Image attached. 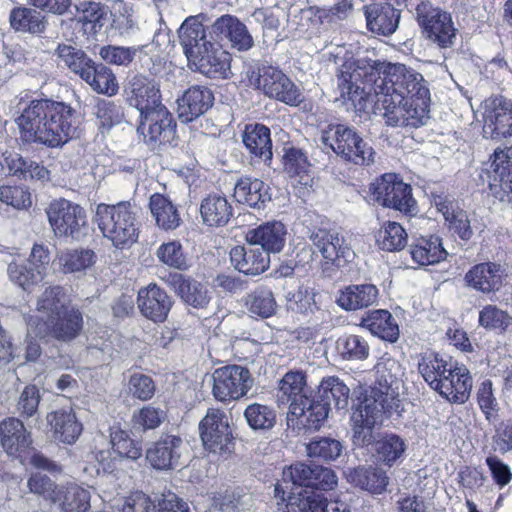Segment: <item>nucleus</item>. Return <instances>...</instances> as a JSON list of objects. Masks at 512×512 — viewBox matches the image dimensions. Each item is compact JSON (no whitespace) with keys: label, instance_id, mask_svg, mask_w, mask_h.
<instances>
[{"label":"nucleus","instance_id":"f257e3e1","mask_svg":"<svg viewBox=\"0 0 512 512\" xmlns=\"http://www.w3.org/2000/svg\"><path fill=\"white\" fill-rule=\"evenodd\" d=\"M344 101L367 110L368 102L391 127L418 128L429 120L430 91L423 75L401 63L367 57L345 62L338 75Z\"/></svg>","mask_w":512,"mask_h":512},{"label":"nucleus","instance_id":"f03ea898","mask_svg":"<svg viewBox=\"0 0 512 512\" xmlns=\"http://www.w3.org/2000/svg\"><path fill=\"white\" fill-rule=\"evenodd\" d=\"M16 124L22 141L56 148L77 135L79 120L70 105L39 99L23 109Z\"/></svg>","mask_w":512,"mask_h":512},{"label":"nucleus","instance_id":"7ed1b4c3","mask_svg":"<svg viewBox=\"0 0 512 512\" xmlns=\"http://www.w3.org/2000/svg\"><path fill=\"white\" fill-rule=\"evenodd\" d=\"M138 210L129 201L116 205L99 204L96 220L104 237L118 249L130 248L139 236Z\"/></svg>","mask_w":512,"mask_h":512},{"label":"nucleus","instance_id":"20e7f679","mask_svg":"<svg viewBox=\"0 0 512 512\" xmlns=\"http://www.w3.org/2000/svg\"><path fill=\"white\" fill-rule=\"evenodd\" d=\"M246 77L250 86L260 90L268 98L286 105L299 106L304 99L301 89L276 67H249Z\"/></svg>","mask_w":512,"mask_h":512},{"label":"nucleus","instance_id":"39448f33","mask_svg":"<svg viewBox=\"0 0 512 512\" xmlns=\"http://www.w3.org/2000/svg\"><path fill=\"white\" fill-rule=\"evenodd\" d=\"M321 143L337 156L356 165L374 162V150L352 128L345 125H330L321 132Z\"/></svg>","mask_w":512,"mask_h":512},{"label":"nucleus","instance_id":"423d86ee","mask_svg":"<svg viewBox=\"0 0 512 512\" xmlns=\"http://www.w3.org/2000/svg\"><path fill=\"white\" fill-rule=\"evenodd\" d=\"M46 214L56 237L79 240L86 234L87 213L79 204L56 199L48 205Z\"/></svg>","mask_w":512,"mask_h":512},{"label":"nucleus","instance_id":"0eeeda50","mask_svg":"<svg viewBox=\"0 0 512 512\" xmlns=\"http://www.w3.org/2000/svg\"><path fill=\"white\" fill-rule=\"evenodd\" d=\"M416 19L426 38L440 48H450L454 45L457 29L449 13L433 7L428 2H422L416 7Z\"/></svg>","mask_w":512,"mask_h":512},{"label":"nucleus","instance_id":"6e6552de","mask_svg":"<svg viewBox=\"0 0 512 512\" xmlns=\"http://www.w3.org/2000/svg\"><path fill=\"white\" fill-rule=\"evenodd\" d=\"M376 379L371 390L382 397L384 407L389 414L399 412L401 407V389L403 388V371L400 363L393 358H382L375 366Z\"/></svg>","mask_w":512,"mask_h":512},{"label":"nucleus","instance_id":"1a4fd4ad","mask_svg":"<svg viewBox=\"0 0 512 512\" xmlns=\"http://www.w3.org/2000/svg\"><path fill=\"white\" fill-rule=\"evenodd\" d=\"M83 316L79 309L70 306L48 321L28 320V330L38 337H51L57 341L69 343L76 339L83 329Z\"/></svg>","mask_w":512,"mask_h":512},{"label":"nucleus","instance_id":"9d476101","mask_svg":"<svg viewBox=\"0 0 512 512\" xmlns=\"http://www.w3.org/2000/svg\"><path fill=\"white\" fill-rule=\"evenodd\" d=\"M249 370L239 365H227L213 373V395L219 401L238 400L252 388Z\"/></svg>","mask_w":512,"mask_h":512},{"label":"nucleus","instance_id":"9b49d317","mask_svg":"<svg viewBox=\"0 0 512 512\" xmlns=\"http://www.w3.org/2000/svg\"><path fill=\"white\" fill-rule=\"evenodd\" d=\"M372 190L376 201L385 207L404 213H411L415 208L410 185L394 173L382 175L372 184Z\"/></svg>","mask_w":512,"mask_h":512},{"label":"nucleus","instance_id":"f8f14e48","mask_svg":"<svg viewBox=\"0 0 512 512\" xmlns=\"http://www.w3.org/2000/svg\"><path fill=\"white\" fill-rule=\"evenodd\" d=\"M381 399L382 397H378L371 392L353 411L351 422L354 441L357 444L370 445L373 440V428L382 422L384 413H389Z\"/></svg>","mask_w":512,"mask_h":512},{"label":"nucleus","instance_id":"ddd939ff","mask_svg":"<svg viewBox=\"0 0 512 512\" xmlns=\"http://www.w3.org/2000/svg\"><path fill=\"white\" fill-rule=\"evenodd\" d=\"M480 112L486 137L494 139L512 136L511 100L502 96L489 97L482 102Z\"/></svg>","mask_w":512,"mask_h":512},{"label":"nucleus","instance_id":"4468645a","mask_svg":"<svg viewBox=\"0 0 512 512\" xmlns=\"http://www.w3.org/2000/svg\"><path fill=\"white\" fill-rule=\"evenodd\" d=\"M180 45L189 62L192 64L204 53L211 51L217 41L211 36V26L206 27L198 16H190L184 20L178 30Z\"/></svg>","mask_w":512,"mask_h":512},{"label":"nucleus","instance_id":"2eb2a0df","mask_svg":"<svg viewBox=\"0 0 512 512\" xmlns=\"http://www.w3.org/2000/svg\"><path fill=\"white\" fill-rule=\"evenodd\" d=\"M200 436L206 449L213 453L229 451L231 431L226 414L219 410L208 409L199 424Z\"/></svg>","mask_w":512,"mask_h":512},{"label":"nucleus","instance_id":"dca6fc26","mask_svg":"<svg viewBox=\"0 0 512 512\" xmlns=\"http://www.w3.org/2000/svg\"><path fill=\"white\" fill-rule=\"evenodd\" d=\"M310 239L327 261L341 265L352 262L355 257L350 244L336 231L318 229L312 232Z\"/></svg>","mask_w":512,"mask_h":512},{"label":"nucleus","instance_id":"f3484780","mask_svg":"<svg viewBox=\"0 0 512 512\" xmlns=\"http://www.w3.org/2000/svg\"><path fill=\"white\" fill-rule=\"evenodd\" d=\"M137 131L154 148L158 144L169 142L173 137V118L166 107H160L140 116Z\"/></svg>","mask_w":512,"mask_h":512},{"label":"nucleus","instance_id":"a211bd4d","mask_svg":"<svg viewBox=\"0 0 512 512\" xmlns=\"http://www.w3.org/2000/svg\"><path fill=\"white\" fill-rule=\"evenodd\" d=\"M215 41H228L232 48L238 51H248L254 45V40L246 25L236 16L225 14L217 18L211 25V36Z\"/></svg>","mask_w":512,"mask_h":512},{"label":"nucleus","instance_id":"6ab92c4d","mask_svg":"<svg viewBox=\"0 0 512 512\" xmlns=\"http://www.w3.org/2000/svg\"><path fill=\"white\" fill-rule=\"evenodd\" d=\"M126 95L128 104L136 108L140 116L165 107L161 102L158 84L144 76H135L131 79Z\"/></svg>","mask_w":512,"mask_h":512},{"label":"nucleus","instance_id":"aec40b11","mask_svg":"<svg viewBox=\"0 0 512 512\" xmlns=\"http://www.w3.org/2000/svg\"><path fill=\"white\" fill-rule=\"evenodd\" d=\"M183 450L184 443L180 437L165 434L147 449L146 459L155 469H174L180 464Z\"/></svg>","mask_w":512,"mask_h":512},{"label":"nucleus","instance_id":"412c9836","mask_svg":"<svg viewBox=\"0 0 512 512\" xmlns=\"http://www.w3.org/2000/svg\"><path fill=\"white\" fill-rule=\"evenodd\" d=\"M214 103L212 91L202 85H194L185 90L177 99L178 118L183 123H189L205 114Z\"/></svg>","mask_w":512,"mask_h":512},{"label":"nucleus","instance_id":"4be33fe9","mask_svg":"<svg viewBox=\"0 0 512 512\" xmlns=\"http://www.w3.org/2000/svg\"><path fill=\"white\" fill-rule=\"evenodd\" d=\"M491 168V191L501 201H512V147L495 150Z\"/></svg>","mask_w":512,"mask_h":512},{"label":"nucleus","instance_id":"5701e85b","mask_svg":"<svg viewBox=\"0 0 512 512\" xmlns=\"http://www.w3.org/2000/svg\"><path fill=\"white\" fill-rule=\"evenodd\" d=\"M506 268L497 262H483L471 267L465 274L464 281L472 289L482 293L498 291L502 286Z\"/></svg>","mask_w":512,"mask_h":512},{"label":"nucleus","instance_id":"b1692460","mask_svg":"<svg viewBox=\"0 0 512 512\" xmlns=\"http://www.w3.org/2000/svg\"><path fill=\"white\" fill-rule=\"evenodd\" d=\"M329 404L318 398H304L302 402H294L289 406L288 423L295 417L307 431L319 430L327 420Z\"/></svg>","mask_w":512,"mask_h":512},{"label":"nucleus","instance_id":"393cba45","mask_svg":"<svg viewBox=\"0 0 512 512\" xmlns=\"http://www.w3.org/2000/svg\"><path fill=\"white\" fill-rule=\"evenodd\" d=\"M472 377L465 366H450L436 392L451 403H464L472 389Z\"/></svg>","mask_w":512,"mask_h":512},{"label":"nucleus","instance_id":"a878e982","mask_svg":"<svg viewBox=\"0 0 512 512\" xmlns=\"http://www.w3.org/2000/svg\"><path fill=\"white\" fill-rule=\"evenodd\" d=\"M284 512H350V509L343 501H328L320 493L311 490L291 496L285 504Z\"/></svg>","mask_w":512,"mask_h":512},{"label":"nucleus","instance_id":"bb28decb","mask_svg":"<svg viewBox=\"0 0 512 512\" xmlns=\"http://www.w3.org/2000/svg\"><path fill=\"white\" fill-rule=\"evenodd\" d=\"M137 303L142 315L154 322H163L172 306L171 298L156 284L140 289Z\"/></svg>","mask_w":512,"mask_h":512},{"label":"nucleus","instance_id":"cd10ccee","mask_svg":"<svg viewBox=\"0 0 512 512\" xmlns=\"http://www.w3.org/2000/svg\"><path fill=\"white\" fill-rule=\"evenodd\" d=\"M286 300L288 309L304 315L311 314L309 322L313 327H319L331 321L330 312L321 309L316 303L315 294L303 286L288 292Z\"/></svg>","mask_w":512,"mask_h":512},{"label":"nucleus","instance_id":"c85d7f7f","mask_svg":"<svg viewBox=\"0 0 512 512\" xmlns=\"http://www.w3.org/2000/svg\"><path fill=\"white\" fill-rule=\"evenodd\" d=\"M314 475V466L304 463L293 464L283 470L282 482L275 486L276 497H281L285 501V494L288 491V498L298 495L299 492L305 493L307 488L312 487ZM289 499H287V502Z\"/></svg>","mask_w":512,"mask_h":512},{"label":"nucleus","instance_id":"c756f323","mask_svg":"<svg viewBox=\"0 0 512 512\" xmlns=\"http://www.w3.org/2000/svg\"><path fill=\"white\" fill-rule=\"evenodd\" d=\"M287 230L280 221L267 222L248 230L246 240L250 245H258L268 253L280 252L285 244Z\"/></svg>","mask_w":512,"mask_h":512},{"label":"nucleus","instance_id":"7c9ffc66","mask_svg":"<svg viewBox=\"0 0 512 512\" xmlns=\"http://www.w3.org/2000/svg\"><path fill=\"white\" fill-rule=\"evenodd\" d=\"M54 438L64 444H74L82 433V423L72 408H61L47 415Z\"/></svg>","mask_w":512,"mask_h":512},{"label":"nucleus","instance_id":"2f4dec72","mask_svg":"<svg viewBox=\"0 0 512 512\" xmlns=\"http://www.w3.org/2000/svg\"><path fill=\"white\" fill-rule=\"evenodd\" d=\"M231 264L246 275H259L268 269L270 256L259 247L235 246L230 251Z\"/></svg>","mask_w":512,"mask_h":512},{"label":"nucleus","instance_id":"473e14b6","mask_svg":"<svg viewBox=\"0 0 512 512\" xmlns=\"http://www.w3.org/2000/svg\"><path fill=\"white\" fill-rule=\"evenodd\" d=\"M168 283L186 304L194 308H205L210 302L207 287L192 278L180 273H171Z\"/></svg>","mask_w":512,"mask_h":512},{"label":"nucleus","instance_id":"72a5a7b5","mask_svg":"<svg viewBox=\"0 0 512 512\" xmlns=\"http://www.w3.org/2000/svg\"><path fill=\"white\" fill-rule=\"evenodd\" d=\"M433 203L436 209L443 215L449 224V229L457 234L462 240H469L473 236V230L467 213L448 196L437 195Z\"/></svg>","mask_w":512,"mask_h":512},{"label":"nucleus","instance_id":"f704fd0d","mask_svg":"<svg viewBox=\"0 0 512 512\" xmlns=\"http://www.w3.org/2000/svg\"><path fill=\"white\" fill-rule=\"evenodd\" d=\"M364 14L369 30L385 36L396 31L400 20L399 10L388 3L370 4L365 7Z\"/></svg>","mask_w":512,"mask_h":512},{"label":"nucleus","instance_id":"c9c22d12","mask_svg":"<svg viewBox=\"0 0 512 512\" xmlns=\"http://www.w3.org/2000/svg\"><path fill=\"white\" fill-rule=\"evenodd\" d=\"M190 65L209 78L227 79L231 74V55L216 44Z\"/></svg>","mask_w":512,"mask_h":512},{"label":"nucleus","instance_id":"e433bc0d","mask_svg":"<svg viewBox=\"0 0 512 512\" xmlns=\"http://www.w3.org/2000/svg\"><path fill=\"white\" fill-rule=\"evenodd\" d=\"M1 446L8 455L19 456L31 444L30 435L17 418H7L0 423Z\"/></svg>","mask_w":512,"mask_h":512},{"label":"nucleus","instance_id":"4c0bfd02","mask_svg":"<svg viewBox=\"0 0 512 512\" xmlns=\"http://www.w3.org/2000/svg\"><path fill=\"white\" fill-rule=\"evenodd\" d=\"M378 294L372 284L349 285L339 292L336 302L347 311H355L375 304Z\"/></svg>","mask_w":512,"mask_h":512},{"label":"nucleus","instance_id":"58836bf2","mask_svg":"<svg viewBox=\"0 0 512 512\" xmlns=\"http://www.w3.org/2000/svg\"><path fill=\"white\" fill-rule=\"evenodd\" d=\"M200 214L206 225L219 227L229 222L233 210L225 195L214 193L207 195L202 200Z\"/></svg>","mask_w":512,"mask_h":512},{"label":"nucleus","instance_id":"ea45409f","mask_svg":"<svg viewBox=\"0 0 512 512\" xmlns=\"http://www.w3.org/2000/svg\"><path fill=\"white\" fill-rule=\"evenodd\" d=\"M242 141L247 150L263 162L272 159L270 129L263 124H249L245 127Z\"/></svg>","mask_w":512,"mask_h":512},{"label":"nucleus","instance_id":"a19ab883","mask_svg":"<svg viewBox=\"0 0 512 512\" xmlns=\"http://www.w3.org/2000/svg\"><path fill=\"white\" fill-rule=\"evenodd\" d=\"M410 254L415 263L431 265L446 259L448 253L439 236H421L410 245Z\"/></svg>","mask_w":512,"mask_h":512},{"label":"nucleus","instance_id":"79ce46f5","mask_svg":"<svg viewBox=\"0 0 512 512\" xmlns=\"http://www.w3.org/2000/svg\"><path fill=\"white\" fill-rule=\"evenodd\" d=\"M234 198L239 203L260 209L271 200L268 187L257 178L243 177L237 181L234 188Z\"/></svg>","mask_w":512,"mask_h":512},{"label":"nucleus","instance_id":"37998d69","mask_svg":"<svg viewBox=\"0 0 512 512\" xmlns=\"http://www.w3.org/2000/svg\"><path fill=\"white\" fill-rule=\"evenodd\" d=\"M361 326L373 335L394 343L399 338V326L396 319L387 310H375L362 318Z\"/></svg>","mask_w":512,"mask_h":512},{"label":"nucleus","instance_id":"c03bdc74","mask_svg":"<svg viewBox=\"0 0 512 512\" xmlns=\"http://www.w3.org/2000/svg\"><path fill=\"white\" fill-rule=\"evenodd\" d=\"M149 208L159 228L169 231L180 226V213L168 197L159 193L151 195Z\"/></svg>","mask_w":512,"mask_h":512},{"label":"nucleus","instance_id":"a18cd8bd","mask_svg":"<svg viewBox=\"0 0 512 512\" xmlns=\"http://www.w3.org/2000/svg\"><path fill=\"white\" fill-rule=\"evenodd\" d=\"M67 299L59 286L46 288L37 300L39 316H32L29 320L43 322L55 318L69 308Z\"/></svg>","mask_w":512,"mask_h":512},{"label":"nucleus","instance_id":"49530a36","mask_svg":"<svg viewBox=\"0 0 512 512\" xmlns=\"http://www.w3.org/2000/svg\"><path fill=\"white\" fill-rule=\"evenodd\" d=\"M306 377L300 371H289L279 381L277 402L287 404L290 402H302L308 396Z\"/></svg>","mask_w":512,"mask_h":512},{"label":"nucleus","instance_id":"de8ad7c7","mask_svg":"<svg viewBox=\"0 0 512 512\" xmlns=\"http://www.w3.org/2000/svg\"><path fill=\"white\" fill-rule=\"evenodd\" d=\"M350 483L374 494L382 493L388 485L386 473L379 468L372 466L358 467L350 470L347 474Z\"/></svg>","mask_w":512,"mask_h":512},{"label":"nucleus","instance_id":"09e8293b","mask_svg":"<svg viewBox=\"0 0 512 512\" xmlns=\"http://www.w3.org/2000/svg\"><path fill=\"white\" fill-rule=\"evenodd\" d=\"M247 312L253 317L269 318L276 313L277 303L268 287H258L248 293L244 299Z\"/></svg>","mask_w":512,"mask_h":512},{"label":"nucleus","instance_id":"8fccbe9b","mask_svg":"<svg viewBox=\"0 0 512 512\" xmlns=\"http://www.w3.org/2000/svg\"><path fill=\"white\" fill-rule=\"evenodd\" d=\"M90 491L78 485L60 489L54 499L61 512H86L90 507Z\"/></svg>","mask_w":512,"mask_h":512},{"label":"nucleus","instance_id":"3c124183","mask_svg":"<svg viewBox=\"0 0 512 512\" xmlns=\"http://www.w3.org/2000/svg\"><path fill=\"white\" fill-rule=\"evenodd\" d=\"M370 444H373V450L378 459L388 466H392L406 451V443L399 435L385 434L378 439L373 437Z\"/></svg>","mask_w":512,"mask_h":512},{"label":"nucleus","instance_id":"603ef678","mask_svg":"<svg viewBox=\"0 0 512 512\" xmlns=\"http://www.w3.org/2000/svg\"><path fill=\"white\" fill-rule=\"evenodd\" d=\"M350 389L336 376L323 378L318 389V398L329 405L333 402L338 410L346 409L349 402Z\"/></svg>","mask_w":512,"mask_h":512},{"label":"nucleus","instance_id":"864d4df0","mask_svg":"<svg viewBox=\"0 0 512 512\" xmlns=\"http://www.w3.org/2000/svg\"><path fill=\"white\" fill-rule=\"evenodd\" d=\"M450 366L452 365L438 354L425 353L418 363V370L425 382L436 391Z\"/></svg>","mask_w":512,"mask_h":512},{"label":"nucleus","instance_id":"5fc2aeb1","mask_svg":"<svg viewBox=\"0 0 512 512\" xmlns=\"http://www.w3.org/2000/svg\"><path fill=\"white\" fill-rule=\"evenodd\" d=\"M82 78L93 91L98 94L113 96L118 91L116 77L112 70L103 64L92 65V68Z\"/></svg>","mask_w":512,"mask_h":512},{"label":"nucleus","instance_id":"6e6d98bb","mask_svg":"<svg viewBox=\"0 0 512 512\" xmlns=\"http://www.w3.org/2000/svg\"><path fill=\"white\" fill-rule=\"evenodd\" d=\"M10 25L16 31L38 34L44 31L45 21L40 12L29 7H16L9 15Z\"/></svg>","mask_w":512,"mask_h":512},{"label":"nucleus","instance_id":"4d7b16f0","mask_svg":"<svg viewBox=\"0 0 512 512\" xmlns=\"http://www.w3.org/2000/svg\"><path fill=\"white\" fill-rule=\"evenodd\" d=\"M284 169L290 178L303 186L312 182L309 175L310 164L306 154L298 148L291 147L284 154Z\"/></svg>","mask_w":512,"mask_h":512},{"label":"nucleus","instance_id":"13d9d810","mask_svg":"<svg viewBox=\"0 0 512 512\" xmlns=\"http://www.w3.org/2000/svg\"><path fill=\"white\" fill-rule=\"evenodd\" d=\"M56 52L63 65L81 79L88 74L94 63L83 50L71 45H59Z\"/></svg>","mask_w":512,"mask_h":512},{"label":"nucleus","instance_id":"bf43d9fd","mask_svg":"<svg viewBox=\"0 0 512 512\" xmlns=\"http://www.w3.org/2000/svg\"><path fill=\"white\" fill-rule=\"evenodd\" d=\"M408 234L401 224L393 221L385 222L378 230L376 243L386 251H399L407 244Z\"/></svg>","mask_w":512,"mask_h":512},{"label":"nucleus","instance_id":"052dcab7","mask_svg":"<svg viewBox=\"0 0 512 512\" xmlns=\"http://www.w3.org/2000/svg\"><path fill=\"white\" fill-rule=\"evenodd\" d=\"M58 262L64 273H75L91 267L96 255L90 249H67L58 254Z\"/></svg>","mask_w":512,"mask_h":512},{"label":"nucleus","instance_id":"680f3d73","mask_svg":"<svg viewBox=\"0 0 512 512\" xmlns=\"http://www.w3.org/2000/svg\"><path fill=\"white\" fill-rule=\"evenodd\" d=\"M10 281L23 290H30L43 281L39 271L33 269L26 261H12L7 268Z\"/></svg>","mask_w":512,"mask_h":512},{"label":"nucleus","instance_id":"e2e57ef3","mask_svg":"<svg viewBox=\"0 0 512 512\" xmlns=\"http://www.w3.org/2000/svg\"><path fill=\"white\" fill-rule=\"evenodd\" d=\"M244 417L253 430H270L276 423V412L268 405L253 403L244 411Z\"/></svg>","mask_w":512,"mask_h":512},{"label":"nucleus","instance_id":"0e129e2a","mask_svg":"<svg viewBox=\"0 0 512 512\" xmlns=\"http://www.w3.org/2000/svg\"><path fill=\"white\" fill-rule=\"evenodd\" d=\"M343 446L337 439L323 437L306 445L307 455L323 461L336 460L342 453Z\"/></svg>","mask_w":512,"mask_h":512},{"label":"nucleus","instance_id":"69168bd1","mask_svg":"<svg viewBox=\"0 0 512 512\" xmlns=\"http://www.w3.org/2000/svg\"><path fill=\"white\" fill-rule=\"evenodd\" d=\"M112 28L119 34H129L137 28V19L131 5L123 1L115 2L111 9Z\"/></svg>","mask_w":512,"mask_h":512},{"label":"nucleus","instance_id":"338daca9","mask_svg":"<svg viewBox=\"0 0 512 512\" xmlns=\"http://www.w3.org/2000/svg\"><path fill=\"white\" fill-rule=\"evenodd\" d=\"M110 443L115 453L120 457L137 460L142 456L141 446L130 439L128 433L120 428H112Z\"/></svg>","mask_w":512,"mask_h":512},{"label":"nucleus","instance_id":"774afa93","mask_svg":"<svg viewBox=\"0 0 512 512\" xmlns=\"http://www.w3.org/2000/svg\"><path fill=\"white\" fill-rule=\"evenodd\" d=\"M337 348L343 358L348 360H364L369 356L367 341L358 335H348L337 341Z\"/></svg>","mask_w":512,"mask_h":512}]
</instances>
